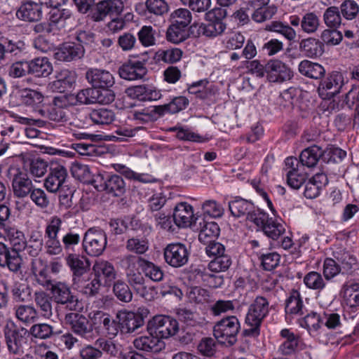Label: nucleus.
Segmentation results:
<instances>
[{
	"instance_id": "obj_1",
	"label": "nucleus",
	"mask_w": 359,
	"mask_h": 359,
	"mask_svg": "<svg viewBox=\"0 0 359 359\" xmlns=\"http://www.w3.org/2000/svg\"><path fill=\"white\" fill-rule=\"evenodd\" d=\"M269 312L268 299L262 296L257 297L248 308L245 320L246 327L243 331V336L257 337L260 334L261 325Z\"/></svg>"
},
{
	"instance_id": "obj_2",
	"label": "nucleus",
	"mask_w": 359,
	"mask_h": 359,
	"mask_svg": "<svg viewBox=\"0 0 359 359\" xmlns=\"http://www.w3.org/2000/svg\"><path fill=\"white\" fill-rule=\"evenodd\" d=\"M85 77L92 88H95L102 95H107L106 104L114 100L115 93L112 88L115 84V78L109 71L101 68H89Z\"/></svg>"
},
{
	"instance_id": "obj_3",
	"label": "nucleus",
	"mask_w": 359,
	"mask_h": 359,
	"mask_svg": "<svg viewBox=\"0 0 359 359\" xmlns=\"http://www.w3.org/2000/svg\"><path fill=\"white\" fill-rule=\"evenodd\" d=\"M3 333L8 353L18 357L22 356L29 336L27 330L18 327L10 322L4 327Z\"/></svg>"
},
{
	"instance_id": "obj_4",
	"label": "nucleus",
	"mask_w": 359,
	"mask_h": 359,
	"mask_svg": "<svg viewBox=\"0 0 359 359\" xmlns=\"http://www.w3.org/2000/svg\"><path fill=\"white\" fill-rule=\"evenodd\" d=\"M91 184L98 191H105L115 197L121 196L126 192V184L118 175L98 172L93 176Z\"/></svg>"
},
{
	"instance_id": "obj_5",
	"label": "nucleus",
	"mask_w": 359,
	"mask_h": 359,
	"mask_svg": "<svg viewBox=\"0 0 359 359\" xmlns=\"http://www.w3.org/2000/svg\"><path fill=\"white\" fill-rule=\"evenodd\" d=\"M55 303L65 306L70 311H79L82 309L79 302L69 286L65 282L55 280L48 288Z\"/></svg>"
},
{
	"instance_id": "obj_6",
	"label": "nucleus",
	"mask_w": 359,
	"mask_h": 359,
	"mask_svg": "<svg viewBox=\"0 0 359 359\" xmlns=\"http://www.w3.org/2000/svg\"><path fill=\"white\" fill-rule=\"evenodd\" d=\"M240 329V322L237 317L229 316L215 324L213 334L215 338L221 343L233 345L237 341L236 337Z\"/></svg>"
},
{
	"instance_id": "obj_7",
	"label": "nucleus",
	"mask_w": 359,
	"mask_h": 359,
	"mask_svg": "<svg viewBox=\"0 0 359 359\" xmlns=\"http://www.w3.org/2000/svg\"><path fill=\"white\" fill-rule=\"evenodd\" d=\"M178 329L177 320L168 316H155L147 323L149 334H155L160 339L175 335Z\"/></svg>"
},
{
	"instance_id": "obj_8",
	"label": "nucleus",
	"mask_w": 359,
	"mask_h": 359,
	"mask_svg": "<svg viewBox=\"0 0 359 359\" xmlns=\"http://www.w3.org/2000/svg\"><path fill=\"white\" fill-rule=\"evenodd\" d=\"M118 353V348L113 341L99 337L94 345L83 346L79 351V355L81 359H100L104 353L115 357Z\"/></svg>"
},
{
	"instance_id": "obj_9",
	"label": "nucleus",
	"mask_w": 359,
	"mask_h": 359,
	"mask_svg": "<svg viewBox=\"0 0 359 359\" xmlns=\"http://www.w3.org/2000/svg\"><path fill=\"white\" fill-rule=\"evenodd\" d=\"M65 322L74 333L81 337L89 341L95 338L93 325L83 315L76 312L68 313L65 316Z\"/></svg>"
},
{
	"instance_id": "obj_10",
	"label": "nucleus",
	"mask_w": 359,
	"mask_h": 359,
	"mask_svg": "<svg viewBox=\"0 0 359 359\" xmlns=\"http://www.w3.org/2000/svg\"><path fill=\"white\" fill-rule=\"evenodd\" d=\"M220 8H214L205 13L208 23H201L198 27V34L207 37H216L222 34L226 29V25L222 20L217 17V14L221 13Z\"/></svg>"
},
{
	"instance_id": "obj_11",
	"label": "nucleus",
	"mask_w": 359,
	"mask_h": 359,
	"mask_svg": "<svg viewBox=\"0 0 359 359\" xmlns=\"http://www.w3.org/2000/svg\"><path fill=\"white\" fill-rule=\"evenodd\" d=\"M106 244V237L101 231L90 228L85 233L83 246L90 256L100 255L105 249Z\"/></svg>"
},
{
	"instance_id": "obj_12",
	"label": "nucleus",
	"mask_w": 359,
	"mask_h": 359,
	"mask_svg": "<svg viewBox=\"0 0 359 359\" xmlns=\"http://www.w3.org/2000/svg\"><path fill=\"white\" fill-rule=\"evenodd\" d=\"M124 8L123 2L121 0H104L97 3L93 10L91 11L90 16L95 22L103 20L105 17L109 15H118Z\"/></svg>"
},
{
	"instance_id": "obj_13",
	"label": "nucleus",
	"mask_w": 359,
	"mask_h": 359,
	"mask_svg": "<svg viewBox=\"0 0 359 359\" xmlns=\"http://www.w3.org/2000/svg\"><path fill=\"white\" fill-rule=\"evenodd\" d=\"M116 319L119 322L121 332L123 334L137 332L144 324L142 313L126 310L119 311L116 313Z\"/></svg>"
},
{
	"instance_id": "obj_14",
	"label": "nucleus",
	"mask_w": 359,
	"mask_h": 359,
	"mask_svg": "<svg viewBox=\"0 0 359 359\" xmlns=\"http://www.w3.org/2000/svg\"><path fill=\"white\" fill-rule=\"evenodd\" d=\"M163 255L168 264L178 268L188 262L189 253L184 245L177 243L168 244L164 249Z\"/></svg>"
},
{
	"instance_id": "obj_15",
	"label": "nucleus",
	"mask_w": 359,
	"mask_h": 359,
	"mask_svg": "<svg viewBox=\"0 0 359 359\" xmlns=\"http://www.w3.org/2000/svg\"><path fill=\"white\" fill-rule=\"evenodd\" d=\"M68 177L67 168L58 163H51L48 176L44 181V187L51 193L59 191Z\"/></svg>"
},
{
	"instance_id": "obj_16",
	"label": "nucleus",
	"mask_w": 359,
	"mask_h": 359,
	"mask_svg": "<svg viewBox=\"0 0 359 359\" xmlns=\"http://www.w3.org/2000/svg\"><path fill=\"white\" fill-rule=\"evenodd\" d=\"M266 76L270 82L283 83L293 77V72L279 60H271L266 63Z\"/></svg>"
},
{
	"instance_id": "obj_17",
	"label": "nucleus",
	"mask_w": 359,
	"mask_h": 359,
	"mask_svg": "<svg viewBox=\"0 0 359 359\" xmlns=\"http://www.w3.org/2000/svg\"><path fill=\"white\" fill-rule=\"evenodd\" d=\"M15 15L22 21L39 22L43 16L42 4L41 1L38 3L31 0L23 1L18 8Z\"/></svg>"
},
{
	"instance_id": "obj_18",
	"label": "nucleus",
	"mask_w": 359,
	"mask_h": 359,
	"mask_svg": "<svg viewBox=\"0 0 359 359\" xmlns=\"http://www.w3.org/2000/svg\"><path fill=\"white\" fill-rule=\"evenodd\" d=\"M280 336L284 339L278 347V351L283 355H291L306 348V344L298 335L294 334L288 329H283Z\"/></svg>"
},
{
	"instance_id": "obj_19",
	"label": "nucleus",
	"mask_w": 359,
	"mask_h": 359,
	"mask_svg": "<svg viewBox=\"0 0 359 359\" xmlns=\"http://www.w3.org/2000/svg\"><path fill=\"white\" fill-rule=\"evenodd\" d=\"M65 261L72 272V283L89 273L90 262L86 257L70 252L66 256Z\"/></svg>"
},
{
	"instance_id": "obj_20",
	"label": "nucleus",
	"mask_w": 359,
	"mask_h": 359,
	"mask_svg": "<svg viewBox=\"0 0 359 359\" xmlns=\"http://www.w3.org/2000/svg\"><path fill=\"white\" fill-rule=\"evenodd\" d=\"M19 251L20 250L8 248L0 242V266L6 267L13 272H18L22 262Z\"/></svg>"
},
{
	"instance_id": "obj_21",
	"label": "nucleus",
	"mask_w": 359,
	"mask_h": 359,
	"mask_svg": "<svg viewBox=\"0 0 359 359\" xmlns=\"http://www.w3.org/2000/svg\"><path fill=\"white\" fill-rule=\"evenodd\" d=\"M77 75L75 71L67 69L57 72L55 80L48 84L53 92L64 93L71 89L76 83Z\"/></svg>"
},
{
	"instance_id": "obj_22",
	"label": "nucleus",
	"mask_w": 359,
	"mask_h": 359,
	"mask_svg": "<svg viewBox=\"0 0 359 359\" xmlns=\"http://www.w3.org/2000/svg\"><path fill=\"white\" fill-rule=\"evenodd\" d=\"M84 53L85 48L83 45L74 42H66L56 50L54 56L57 60L71 62L82 58Z\"/></svg>"
},
{
	"instance_id": "obj_23",
	"label": "nucleus",
	"mask_w": 359,
	"mask_h": 359,
	"mask_svg": "<svg viewBox=\"0 0 359 359\" xmlns=\"http://www.w3.org/2000/svg\"><path fill=\"white\" fill-rule=\"evenodd\" d=\"M12 171L14 172L12 181L14 195L18 198L27 196L34 189L32 180L26 173L20 172L18 169L10 168L9 172Z\"/></svg>"
},
{
	"instance_id": "obj_24",
	"label": "nucleus",
	"mask_w": 359,
	"mask_h": 359,
	"mask_svg": "<svg viewBox=\"0 0 359 359\" xmlns=\"http://www.w3.org/2000/svg\"><path fill=\"white\" fill-rule=\"evenodd\" d=\"M173 220L175 224H194L200 217L194 213V208L187 202L177 203L173 210Z\"/></svg>"
},
{
	"instance_id": "obj_25",
	"label": "nucleus",
	"mask_w": 359,
	"mask_h": 359,
	"mask_svg": "<svg viewBox=\"0 0 359 359\" xmlns=\"http://www.w3.org/2000/svg\"><path fill=\"white\" fill-rule=\"evenodd\" d=\"M147 72L144 63L140 61L130 60L118 69L120 77L129 81L142 79L146 75Z\"/></svg>"
},
{
	"instance_id": "obj_26",
	"label": "nucleus",
	"mask_w": 359,
	"mask_h": 359,
	"mask_svg": "<svg viewBox=\"0 0 359 359\" xmlns=\"http://www.w3.org/2000/svg\"><path fill=\"white\" fill-rule=\"evenodd\" d=\"M127 94L140 101L157 100L161 98V94L154 87L148 85L135 86L126 90Z\"/></svg>"
},
{
	"instance_id": "obj_27",
	"label": "nucleus",
	"mask_w": 359,
	"mask_h": 359,
	"mask_svg": "<svg viewBox=\"0 0 359 359\" xmlns=\"http://www.w3.org/2000/svg\"><path fill=\"white\" fill-rule=\"evenodd\" d=\"M94 320L95 323L99 324L107 336L110 338L116 337L121 331L120 324L118 320L112 319L111 316L102 311H98L94 314Z\"/></svg>"
},
{
	"instance_id": "obj_28",
	"label": "nucleus",
	"mask_w": 359,
	"mask_h": 359,
	"mask_svg": "<svg viewBox=\"0 0 359 359\" xmlns=\"http://www.w3.org/2000/svg\"><path fill=\"white\" fill-rule=\"evenodd\" d=\"M73 285L83 294L88 297H94L99 293L101 280L95 275L91 278L88 273L85 277H82L73 282Z\"/></svg>"
},
{
	"instance_id": "obj_29",
	"label": "nucleus",
	"mask_w": 359,
	"mask_h": 359,
	"mask_svg": "<svg viewBox=\"0 0 359 359\" xmlns=\"http://www.w3.org/2000/svg\"><path fill=\"white\" fill-rule=\"evenodd\" d=\"M203 211L201 216L202 221H198V224H217L213 221H209V219H216L221 217L224 212V208L215 200H207L202 204Z\"/></svg>"
},
{
	"instance_id": "obj_30",
	"label": "nucleus",
	"mask_w": 359,
	"mask_h": 359,
	"mask_svg": "<svg viewBox=\"0 0 359 359\" xmlns=\"http://www.w3.org/2000/svg\"><path fill=\"white\" fill-rule=\"evenodd\" d=\"M134 346L144 351L158 353L165 346L164 342L155 334L149 336H141L133 341Z\"/></svg>"
},
{
	"instance_id": "obj_31",
	"label": "nucleus",
	"mask_w": 359,
	"mask_h": 359,
	"mask_svg": "<svg viewBox=\"0 0 359 359\" xmlns=\"http://www.w3.org/2000/svg\"><path fill=\"white\" fill-rule=\"evenodd\" d=\"M299 48L305 56L310 58L320 57L325 52L323 43L313 37L302 39L299 43Z\"/></svg>"
},
{
	"instance_id": "obj_32",
	"label": "nucleus",
	"mask_w": 359,
	"mask_h": 359,
	"mask_svg": "<svg viewBox=\"0 0 359 359\" xmlns=\"http://www.w3.org/2000/svg\"><path fill=\"white\" fill-rule=\"evenodd\" d=\"M29 74L36 77H47L53 70V65L46 57H36L29 61Z\"/></svg>"
},
{
	"instance_id": "obj_33",
	"label": "nucleus",
	"mask_w": 359,
	"mask_h": 359,
	"mask_svg": "<svg viewBox=\"0 0 359 359\" xmlns=\"http://www.w3.org/2000/svg\"><path fill=\"white\" fill-rule=\"evenodd\" d=\"M107 95H102L99 93L95 88H87L79 90L76 95V101L83 104H106V102L108 100L106 98Z\"/></svg>"
},
{
	"instance_id": "obj_34",
	"label": "nucleus",
	"mask_w": 359,
	"mask_h": 359,
	"mask_svg": "<svg viewBox=\"0 0 359 359\" xmlns=\"http://www.w3.org/2000/svg\"><path fill=\"white\" fill-rule=\"evenodd\" d=\"M189 101L184 96H178L174 97L169 103L156 106L154 111L162 116L166 113L176 114L187 108Z\"/></svg>"
},
{
	"instance_id": "obj_35",
	"label": "nucleus",
	"mask_w": 359,
	"mask_h": 359,
	"mask_svg": "<svg viewBox=\"0 0 359 359\" xmlns=\"http://www.w3.org/2000/svg\"><path fill=\"white\" fill-rule=\"evenodd\" d=\"M264 29L275 32L283 36L289 41H294L297 38V32L288 23L280 20H273L266 24Z\"/></svg>"
},
{
	"instance_id": "obj_36",
	"label": "nucleus",
	"mask_w": 359,
	"mask_h": 359,
	"mask_svg": "<svg viewBox=\"0 0 359 359\" xmlns=\"http://www.w3.org/2000/svg\"><path fill=\"white\" fill-rule=\"evenodd\" d=\"M94 275L99 279L103 278L106 285L116 278V271L112 264L107 261L99 260L93 265Z\"/></svg>"
},
{
	"instance_id": "obj_37",
	"label": "nucleus",
	"mask_w": 359,
	"mask_h": 359,
	"mask_svg": "<svg viewBox=\"0 0 359 359\" xmlns=\"http://www.w3.org/2000/svg\"><path fill=\"white\" fill-rule=\"evenodd\" d=\"M334 257L342 271V274H351L357 266L356 257L345 250L334 252Z\"/></svg>"
},
{
	"instance_id": "obj_38",
	"label": "nucleus",
	"mask_w": 359,
	"mask_h": 359,
	"mask_svg": "<svg viewBox=\"0 0 359 359\" xmlns=\"http://www.w3.org/2000/svg\"><path fill=\"white\" fill-rule=\"evenodd\" d=\"M298 70L302 75L313 79H321L325 73L321 65L308 60H304L299 64Z\"/></svg>"
},
{
	"instance_id": "obj_39",
	"label": "nucleus",
	"mask_w": 359,
	"mask_h": 359,
	"mask_svg": "<svg viewBox=\"0 0 359 359\" xmlns=\"http://www.w3.org/2000/svg\"><path fill=\"white\" fill-rule=\"evenodd\" d=\"M323 152L324 151L321 147L317 145L311 146L302 151L299 156L300 163L303 167H315L323 156Z\"/></svg>"
},
{
	"instance_id": "obj_40",
	"label": "nucleus",
	"mask_w": 359,
	"mask_h": 359,
	"mask_svg": "<svg viewBox=\"0 0 359 359\" xmlns=\"http://www.w3.org/2000/svg\"><path fill=\"white\" fill-rule=\"evenodd\" d=\"M53 299L51 296L44 291L36 292L34 293V302L41 315L49 318L53 315Z\"/></svg>"
},
{
	"instance_id": "obj_41",
	"label": "nucleus",
	"mask_w": 359,
	"mask_h": 359,
	"mask_svg": "<svg viewBox=\"0 0 359 359\" xmlns=\"http://www.w3.org/2000/svg\"><path fill=\"white\" fill-rule=\"evenodd\" d=\"M320 26V16L315 11H306L302 14L301 31L306 34H313Z\"/></svg>"
},
{
	"instance_id": "obj_42",
	"label": "nucleus",
	"mask_w": 359,
	"mask_h": 359,
	"mask_svg": "<svg viewBox=\"0 0 359 359\" xmlns=\"http://www.w3.org/2000/svg\"><path fill=\"white\" fill-rule=\"evenodd\" d=\"M20 98L23 104L32 107L35 114H38L36 110L41 109V104L43 102L44 97L37 90L25 88L20 91Z\"/></svg>"
},
{
	"instance_id": "obj_43",
	"label": "nucleus",
	"mask_w": 359,
	"mask_h": 359,
	"mask_svg": "<svg viewBox=\"0 0 359 359\" xmlns=\"http://www.w3.org/2000/svg\"><path fill=\"white\" fill-rule=\"evenodd\" d=\"M304 304L300 293L292 290L285 301V310L287 314L302 315Z\"/></svg>"
},
{
	"instance_id": "obj_44",
	"label": "nucleus",
	"mask_w": 359,
	"mask_h": 359,
	"mask_svg": "<svg viewBox=\"0 0 359 359\" xmlns=\"http://www.w3.org/2000/svg\"><path fill=\"white\" fill-rule=\"evenodd\" d=\"M36 112L43 118L57 123H64L68 120V109L57 108L53 105L48 109H39Z\"/></svg>"
},
{
	"instance_id": "obj_45",
	"label": "nucleus",
	"mask_w": 359,
	"mask_h": 359,
	"mask_svg": "<svg viewBox=\"0 0 359 359\" xmlns=\"http://www.w3.org/2000/svg\"><path fill=\"white\" fill-rule=\"evenodd\" d=\"M138 264L145 276L151 280L158 282L163 279V272L159 266L142 257L138 259Z\"/></svg>"
},
{
	"instance_id": "obj_46",
	"label": "nucleus",
	"mask_w": 359,
	"mask_h": 359,
	"mask_svg": "<svg viewBox=\"0 0 359 359\" xmlns=\"http://www.w3.org/2000/svg\"><path fill=\"white\" fill-rule=\"evenodd\" d=\"M67 224L84 223L83 212L71 210L62 214L61 216H53L50 219V224Z\"/></svg>"
},
{
	"instance_id": "obj_47",
	"label": "nucleus",
	"mask_w": 359,
	"mask_h": 359,
	"mask_svg": "<svg viewBox=\"0 0 359 359\" xmlns=\"http://www.w3.org/2000/svg\"><path fill=\"white\" fill-rule=\"evenodd\" d=\"M90 119L97 125H109L115 119V113L107 108L92 110L88 115Z\"/></svg>"
},
{
	"instance_id": "obj_48",
	"label": "nucleus",
	"mask_w": 359,
	"mask_h": 359,
	"mask_svg": "<svg viewBox=\"0 0 359 359\" xmlns=\"http://www.w3.org/2000/svg\"><path fill=\"white\" fill-rule=\"evenodd\" d=\"M344 84L343 76L339 72H333L323 82L320 86L327 91V94L334 95L339 93Z\"/></svg>"
},
{
	"instance_id": "obj_49",
	"label": "nucleus",
	"mask_w": 359,
	"mask_h": 359,
	"mask_svg": "<svg viewBox=\"0 0 359 359\" xmlns=\"http://www.w3.org/2000/svg\"><path fill=\"white\" fill-rule=\"evenodd\" d=\"M114 169L126 178L142 183H150L154 181L151 175L146 173H137L123 164H115Z\"/></svg>"
},
{
	"instance_id": "obj_50",
	"label": "nucleus",
	"mask_w": 359,
	"mask_h": 359,
	"mask_svg": "<svg viewBox=\"0 0 359 359\" xmlns=\"http://www.w3.org/2000/svg\"><path fill=\"white\" fill-rule=\"evenodd\" d=\"M32 271L36 282L43 287L48 289L55 281L51 280L46 266H43L42 261L40 259L33 263Z\"/></svg>"
},
{
	"instance_id": "obj_51",
	"label": "nucleus",
	"mask_w": 359,
	"mask_h": 359,
	"mask_svg": "<svg viewBox=\"0 0 359 359\" xmlns=\"http://www.w3.org/2000/svg\"><path fill=\"white\" fill-rule=\"evenodd\" d=\"M341 292L348 305L351 307L359 306V284L349 285L345 283L341 288Z\"/></svg>"
},
{
	"instance_id": "obj_52",
	"label": "nucleus",
	"mask_w": 359,
	"mask_h": 359,
	"mask_svg": "<svg viewBox=\"0 0 359 359\" xmlns=\"http://www.w3.org/2000/svg\"><path fill=\"white\" fill-rule=\"evenodd\" d=\"M5 239L10 241L13 248L21 250L25 248L26 239L25 235L21 231L18 230L15 226L7 228Z\"/></svg>"
},
{
	"instance_id": "obj_53",
	"label": "nucleus",
	"mask_w": 359,
	"mask_h": 359,
	"mask_svg": "<svg viewBox=\"0 0 359 359\" xmlns=\"http://www.w3.org/2000/svg\"><path fill=\"white\" fill-rule=\"evenodd\" d=\"M305 285L310 290L321 292L326 287L325 280L321 274L317 271H311L304 278Z\"/></svg>"
},
{
	"instance_id": "obj_54",
	"label": "nucleus",
	"mask_w": 359,
	"mask_h": 359,
	"mask_svg": "<svg viewBox=\"0 0 359 359\" xmlns=\"http://www.w3.org/2000/svg\"><path fill=\"white\" fill-rule=\"evenodd\" d=\"M189 36L187 28L170 23L167 29L166 39L172 43H179Z\"/></svg>"
},
{
	"instance_id": "obj_55",
	"label": "nucleus",
	"mask_w": 359,
	"mask_h": 359,
	"mask_svg": "<svg viewBox=\"0 0 359 359\" xmlns=\"http://www.w3.org/2000/svg\"><path fill=\"white\" fill-rule=\"evenodd\" d=\"M156 34L151 25H144L137 32L138 40L144 47L153 46L156 43Z\"/></svg>"
},
{
	"instance_id": "obj_56",
	"label": "nucleus",
	"mask_w": 359,
	"mask_h": 359,
	"mask_svg": "<svg viewBox=\"0 0 359 359\" xmlns=\"http://www.w3.org/2000/svg\"><path fill=\"white\" fill-rule=\"evenodd\" d=\"M192 20L191 13L187 8H178L172 11L170 15V23L187 28Z\"/></svg>"
},
{
	"instance_id": "obj_57",
	"label": "nucleus",
	"mask_w": 359,
	"mask_h": 359,
	"mask_svg": "<svg viewBox=\"0 0 359 359\" xmlns=\"http://www.w3.org/2000/svg\"><path fill=\"white\" fill-rule=\"evenodd\" d=\"M60 331L54 330L53 326L47 323L35 324L30 328L31 334L38 339H46L59 334Z\"/></svg>"
},
{
	"instance_id": "obj_58",
	"label": "nucleus",
	"mask_w": 359,
	"mask_h": 359,
	"mask_svg": "<svg viewBox=\"0 0 359 359\" xmlns=\"http://www.w3.org/2000/svg\"><path fill=\"white\" fill-rule=\"evenodd\" d=\"M325 25L329 28H338L341 23V17L339 8L337 6H330L323 15Z\"/></svg>"
},
{
	"instance_id": "obj_59",
	"label": "nucleus",
	"mask_w": 359,
	"mask_h": 359,
	"mask_svg": "<svg viewBox=\"0 0 359 359\" xmlns=\"http://www.w3.org/2000/svg\"><path fill=\"white\" fill-rule=\"evenodd\" d=\"M229 208L233 216L240 217L251 212L252 204L243 198L236 199L229 203Z\"/></svg>"
},
{
	"instance_id": "obj_60",
	"label": "nucleus",
	"mask_w": 359,
	"mask_h": 359,
	"mask_svg": "<svg viewBox=\"0 0 359 359\" xmlns=\"http://www.w3.org/2000/svg\"><path fill=\"white\" fill-rule=\"evenodd\" d=\"M320 39L324 45L334 46L341 42L343 35L340 31L337 30V28L327 27L321 32Z\"/></svg>"
},
{
	"instance_id": "obj_61",
	"label": "nucleus",
	"mask_w": 359,
	"mask_h": 359,
	"mask_svg": "<svg viewBox=\"0 0 359 359\" xmlns=\"http://www.w3.org/2000/svg\"><path fill=\"white\" fill-rule=\"evenodd\" d=\"M113 292L116 298L121 302H130L133 299V293L129 286L121 280L114 282Z\"/></svg>"
},
{
	"instance_id": "obj_62",
	"label": "nucleus",
	"mask_w": 359,
	"mask_h": 359,
	"mask_svg": "<svg viewBox=\"0 0 359 359\" xmlns=\"http://www.w3.org/2000/svg\"><path fill=\"white\" fill-rule=\"evenodd\" d=\"M176 314L178 320L188 326H195L199 323L198 313L192 309L179 308Z\"/></svg>"
},
{
	"instance_id": "obj_63",
	"label": "nucleus",
	"mask_w": 359,
	"mask_h": 359,
	"mask_svg": "<svg viewBox=\"0 0 359 359\" xmlns=\"http://www.w3.org/2000/svg\"><path fill=\"white\" fill-rule=\"evenodd\" d=\"M147 11L156 16H163L169 11V6L165 0H146Z\"/></svg>"
},
{
	"instance_id": "obj_64",
	"label": "nucleus",
	"mask_w": 359,
	"mask_h": 359,
	"mask_svg": "<svg viewBox=\"0 0 359 359\" xmlns=\"http://www.w3.org/2000/svg\"><path fill=\"white\" fill-rule=\"evenodd\" d=\"M220 233L219 226H203L200 230L198 240L204 245L215 241Z\"/></svg>"
}]
</instances>
